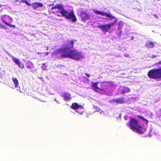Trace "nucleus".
Segmentation results:
<instances>
[{"label": "nucleus", "instance_id": "4468645a", "mask_svg": "<svg viewBox=\"0 0 161 161\" xmlns=\"http://www.w3.org/2000/svg\"><path fill=\"white\" fill-rule=\"evenodd\" d=\"M25 66L28 69L30 70L33 69L34 68V65L33 63L30 61L27 62L25 64Z\"/></svg>", "mask_w": 161, "mask_h": 161}, {"label": "nucleus", "instance_id": "9d476101", "mask_svg": "<svg viewBox=\"0 0 161 161\" xmlns=\"http://www.w3.org/2000/svg\"><path fill=\"white\" fill-rule=\"evenodd\" d=\"M9 57H10L13 61L20 68L24 67V65L22 63H21L19 60L16 57L10 54H8Z\"/></svg>", "mask_w": 161, "mask_h": 161}, {"label": "nucleus", "instance_id": "473e14b6", "mask_svg": "<svg viewBox=\"0 0 161 161\" xmlns=\"http://www.w3.org/2000/svg\"><path fill=\"white\" fill-rule=\"evenodd\" d=\"M86 75L87 77L89 76V75L88 74H86Z\"/></svg>", "mask_w": 161, "mask_h": 161}, {"label": "nucleus", "instance_id": "72a5a7b5", "mask_svg": "<svg viewBox=\"0 0 161 161\" xmlns=\"http://www.w3.org/2000/svg\"><path fill=\"white\" fill-rule=\"evenodd\" d=\"M35 34H34V33H33V34H31V35L32 36H35Z\"/></svg>", "mask_w": 161, "mask_h": 161}, {"label": "nucleus", "instance_id": "c9c22d12", "mask_svg": "<svg viewBox=\"0 0 161 161\" xmlns=\"http://www.w3.org/2000/svg\"><path fill=\"white\" fill-rule=\"evenodd\" d=\"M155 16L156 17H157V15H155Z\"/></svg>", "mask_w": 161, "mask_h": 161}, {"label": "nucleus", "instance_id": "dca6fc26", "mask_svg": "<svg viewBox=\"0 0 161 161\" xmlns=\"http://www.w3.org/2000/svg\"><path fill=\"white\" fill-rule=\"evenodd\" d=\"M154 45L153 43L150 41L147 42L145 44L146 47L148 48H151L153 47Z\"/></svg>", "mask_w": 161, "mask_h": 161}, {"label": "nucleus", "instance_id": "aec40b11", "mask_svg": "<svg viewBox=\"0 0 161 161\" xmlns=\"http://www.w3.org/2000/svg\"><path fill=\"white\" fill-rule=\"evenodd\" d=\"M93 108L96 111L99 112L100 110V109L99 107L94 105L93 106Z\"/></svg>", "mask_w": 161, "mask_h": 161}, {"label": "nucleus", "instance_id": "b1692460", "mask_svg": "<svg viewBox=\"0 0 161 161\" xmlns=\"http://www.w3.org/2000/svg\"><path fill=\"white\" fill-rule=\"evenodd\" d=\"M14 84V87H17L18 84V81H13Z\"/></svg>", "mask_w": 161, "mask_h": 161}, {"label": "nucleus", "instance_id": "412c9836", "mask_svg": "<svg viewBox=\"0 0 161 161\" xmlns=\"http://www.w3.org/2000/svg\"><path fill=\"white\" fill-rule=\"evenodd\" d=\"M124 23L123 22H119L118 24V29H121Z\"/></svg>", "mask_w": 161, "mask_h": 161}, {"label": "nucleus", "instance_id": "f8f14e48", "mask_svg": "<svg viewBox=\"0 0 161 161\" xmlns=\"http://www.w3.org/2000/svg\"><path fill=\"white\" fill-rule=\"evenodd\" d=\"M32 7L34 9H36L40 11H42L44 9L43 8V4L39 3H36L32 4Z\"/></svg>", "mask_w": 161, "mask_h": 161}, {"label": "nucleus", "instance_id": "cd10ccee", "mask_svg": "<svg viewBox=\"0 0 161 161\" xmlns=\"http://www.w3.org/2000/svg\"><path fill=\"white\" fill-rule=\"evenodd\" d=\"M118 33L119 34V35H121V34H122V32L120 31H119V32Z\"/></svg>", "mask_w": 161, "mask_h": 161}, {"label": "nucleus", "instance_id": "423d86ee", "mask_svg": "<svg viewBox=\"0 0 161 161\" xmlns=\"http://www.w3.org/2000/svg\"><path fill=\"white\" fill-rule=\"evenodd\" d=\"M92 10L94 13L103 16H105V17H107L108 18H103L105 19L111 20L113 19H117L115 17L113 16L110 14L106 13L105 12H103L102 11L95 9H93Z\"/></svg>", "mask_w": 161, "mask_h": 161}, {"label": "nucleus", "instance_id": "393cba45", "mask_svg": "<svg viewBox=\"0 0 161 161\" xmlns=\"http://www.w3.org/2000/svg\"><path fill=\"white\" fill-rule=\"evenodd\" d=\"M137 116L138 117H139V118H140L144 120L145 121H147V120L146 119H145L143 117H142L141 116L137 115Z\"/></svg>", "mask_w": 161, "mask_h": 161}, {"label": "nucleus", "instance_id": "a211bd4d", "mask_svg": "<svg viewBox=\"0 0 161 161\" xmlns=\"http://www.w3.org/2000/svg\"><path fill=\"white\" fill-rule=\"evenodd\" d=\"M109 86L112 87L114 88L117 86V84L114 83V82L111 81L109 82Z\"/></svg>", "mask_w": 161, "mask_h": 161}, {"label": "nucleus", "instance_id": "f704fd0d", "mask_svg": "<svg viewBox=\"0 0 161 161\" xmlns=\"http://www.w3.org/2000/svg\"><path fill=\"white\" fill-rule=\"evenodd\" d=\"M79 110V111H80V110H81L80 109H77V110H76V111H77V110Z\"/></svg>", "mask_w": 161, "mask_h": 161}, {"label": "nucleus", "instance_id": "7c9ffc66", "mask_svg": "<svg viewBox=\"0 0 161 161\" xmlns=\"http://www.w3.org/2000/svg\"><path fill=\"white\" fill-rule=\"evenodd\" d=\"M13 80H15V81H16V80H17L16 79H14V78H13L12 79Z\"/></svg>", "mask_w": 161, "mask_h": 161}, {"label": "nucleus", "instance_id": "7ed1b4c3", "mask_svg": "<svg viewBox=\"0 0 161 161\" xmlns=\"http://www.w3.org/2000/svg\"><path fill=\"white\" fill-rule=\"evenodd\" d=\"M128 126L133 131L140 134H143L146 130L139 125L138 120L132 118L130 119Z\"/></svg>", "mask_w": 161, "mask_h": 161}, {"label": "nucleus", "instance_id": "1a4fd4ad", "mask_svg": "<svg viewBox=\"0 0 161 161\" xmlns=\"http://www.w3.org/2000/svg\"><path fill=\"white\" fill-rule=\"evenodd\" d=\"M1 19L2 21L6 25L10 26H13L10 24V23H12V19L8 15H3L1 17ZM13 26H14V25Z\"/></svg>", "mask_w": 161, "mask_h": 161}, {"label": "nucleus", "instance_id": "6ab92c4d", "mask_svg": "<svg viewBox=\"0 0 161 161\" xmlns=\"http://www.w3.org/2000/svg\"><path fill=\"white\" fill-rule=\"evenodd\" d=\"M117 19H115L113 22H112L109 24H107L109 26V29H110L111 27L113 26L115 24V23L117 21Z\"/></svg>", "mask_w": 161, "mask_h": 161}, {"label": "nucleus", "instance_id": "c85d7f7f", "mask_svg": "<svg viewBox=\"0 0 161 161\" xmlns=\"http://www.w3.org/2000/svg\"><path fill=\"white\" fill-rule=\"evenodd\" d=\"M129 54H126L125 55V57H128V56H129Z\"/></svg>", "mask_w": 161, "mask_h": 161}, {"label": "nucleus", "instance_id": "20e7f679", "mask_svg": "<svg viewBox=\"0 0 161 161\" xmlns=\"http://www.w3.org/2000/svg\"><path fill=\"white\" fill-rule=\"evenodd\" d=\"M148 75L152 79L161 78V68L150 70L148 73Z\"/></svg>", "mask_w": 161, "mask_h": 161}, {"label": "nucleus", "instance_id": "bb28decb", "mask_svg": "<svg viewBox=\"0 0 161 161\" xmlns=\"http://www.w3.org/2000/svg\"><path fill=\"white\" fill-rule=\"evenodd\" d=\"M157 65H160V64H161V61H159V62H158V63H157Z\"/></svg>", "mask_w": 161, "mask_h": 161}, {"label": "nucleus", "instance_id": "a878e982", "mask_svg": "<svg viewBox=\"0 0 161 161\" xmlns=\"http://www.w3.org/2000/svg\"><path fill=\"white\" fill-rule=\"evenodd\" d=\"M151 57L152 58H155L156 57V56L154 55H152V56H151Z\"/></svg>", "mask_w": 161, "mask_h": 161}, {"label": "nucleus", "instance_id": "0eeeda50", "mask_svg": "<svg viewBox=\"0 0 161 161\" xmlns=\"http://www.w3.org/2000/svg\"><path fill=\"white\" fill-rule=\"evenodd\" d=\"M70 108L76 111L77 109H80V111H79V110L76 111V112L80 114H82L84 110V108L83 106L80 105H79L77 103H73L70 106Z\"/></svg>", "mask_w": 161, "mask_h": 161}, {"label": "nucleus", "instance_id": "6e6552de", "mask_svg": "<svg viewBox=\"0 0 161 161\" xmlns=\"http://www.w3.org/2000/svg\"><path fill=\"white\" fill-rule=\"evenodd\" d=\"M80 16L81 19V20L83 22L91 20V14L86 12L81 11L80 13Z\"/></svg>", "mask_w": 161, "mask_h": 161}, {"label": "nucleus", "instance_id": "5701e85b", "mask_svg": "<svg viewBox=\"0 0 161 161\" xmlns=\"http://www.w3.org/2000/svg\"><path fill=\"white\" fill-rule=\"evenodd\" d=\"M21 2L23 3H25L27 5H30V4L28 3L26 0H21Z\"/></svg>", "mask_w": 161, "mask_h": 161}, {"label": "nucleus", "instance_id": "2eb2a0df", "mask_svg": "<svg viewBox=\"0 0 161 161\" xmlns=\"http://www.w3.org/2000/svg\"><path fill=\"white\" fill-rule=\"evenodd\" d=\"M113 101L118 103H125V100L123 98L114 99Z\"/></svg>", "mask_w": 161, "mask_h": 161}, {"label": "nucleus", "instance_id": "f257e3e1", "mask_svg": "<svg viewBox=\"0 0 161 161\" xmlns=\"http://www.w3.org/2000/svg\"><path fill=\"white\" fill-rule=\"evenodd\" d=\"M74 42L69 40L60 48L57 50L58 53H61V56L64 58H69L78 60L83 57L81 53L77 50L73 49L70 50L74 47Z\"/></svg>", "mask_w": 161, "mask_h": 161}, {"label": "nucleus", "instance_id": "f3484780", "mask_svg": "<svg viewBox=\"0 0 161 161\" xmlns=\"http://www.w3.org/2000/svg\"><path fill=\"white\" fill-rule=\"evenodd\" d=\"M130 90L129 88L124 87H123V88L122 89V93H124L127 92H129Z\"/></svg>", "mask_w": 161, "mask_h": 161}, {"label": "nucleus", "instance_id": "39448f33", "mask_svg": "<svg viewBox=\"0 0 161 161\" xmlns=\"http://www.w3.org/2000/svg\"><path fill=\"white\" fill-rule=\"evenodd\" d=\"M92 89L94 91L100 93L104 94L105 91L102 89V83L100 81L92 82Z\"/></svg>", "mask_w": 161, "mask_h": 161}, {"label": "nucleus", "instance_id": "c756f323", "mask_svg": "<svg viewBox=\"0 0 161 161\" xmlns=\"http://www.w3.org/2000/svg\"><path fill=\"white\" fill-rule=\"evenodd\" d=\"M134 39V37H133V36H132V37H131V40H133V39Z\"/></svg>", "mask_w": 161, "mask_h": 161}, {"label": "nucleus", "instance_id": "9b49d317", "mask_svg": "<svg viewBox=\"0 0 161 161\" xmlns=\"http://www.w3.org/2000/svg\"><path fill=\"white\" fill-rule=\"evenodd\" d=\"M97 27L103 32H108L109 30V26L107 24L102 25H99L97 26Z\"/></svg>", "mask_w": 161, "mask_h": 161}, {"label": "nucleus", "instance_id": "f03ea898", "mask_svg": "<svg viewBox=\"0 0 161 161\" xmlns=\"http://www.w3.org/2000/svg\"><path fill=\"white\" fill-rule=\"evenodd\" d=\"M50 11L52 13L58 16H63L66 19H71L73 22L77 21L76 18L73 10L67 11L64 9L62 6L61 5H57L52 7Z\"/></svg>", "mask_w": 161, "mask_h": 161}, {"label": "nucleus", "instance_id": "2f4dec72", "mask_svg": "<svg viewBox=\"0 0 161 161\" xmlns=\"http://www.w3.org/2000/svg\"><path fill=\"white\" fill-rule=\"evenodd\" d=\"M124 119L125 120H126L127 119V117H126V116H125V117H124Z\"/></svg>", "mask_w": 161, "mask_h": 161}, {"label": "nucleus", "instance_id": "ddd939ff", "mask_svg": "<svg viewBox=\"0 0 161 161\" xmlns=\"http://www.w3.org/2000/svg\"><path fill=\"white\" fill-rule=\"evenodd\" d=\"M62 96L63 97L64 99L66 101H68L71 98V95L69 93H64Z\"/></svg>", "mask_w": 161, "mask_h": 161}, {"label": "nucleus", "instance_id": "4be33fe9", "mask_svg": "<svg viewBox=\"0 0 161 161\" xmlns=\"http://www.w3.org/2000/svg\"><path fill=\"white\" fill-rule=\"evenodd\" d=\"M47 67V66L45 64H43L41 66V68L43 70H46Z\"/></svg>", "mask_w": 161, "mask_h": 161}]
</instances>
